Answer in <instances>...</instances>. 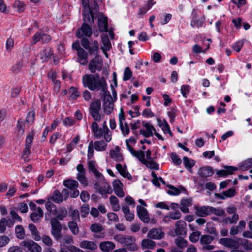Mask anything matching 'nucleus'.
Segmentation results:
<instances>
[{"mask_svg":"<svg viewBox=\"0 0 252 252\" xmlns=\"http://www.w3.org/2000/svg\"><path fill=\"white\" fill-rule=\"evenodd\" d=\"M40 40H42V32H37L33 36L31 44H35Z\"/></svg>","mask_w":252,"mask_h":252,"instance_id":"nucleus-63","label":"nucleus"},{"mask_svg":"<svg viewBox=\"0 0 252 252\" xmlns=\"http://www.w3.org/2000/svg\"><path fill=\"white\" fill-rule=\"evenodd\" d=\"M68 93L70 94V97L73 99H76L80 95V93L77 91V89L73 87H71L69 89Z\"/></svg>","mask_w":252,"mask_h":252,"instance_id":"nucleus-55","label":"nucleus"},{"mask_svg":"<svg viewBox=\"0 0 252 252\" xmlns=\"http://www.w3.org/2000/svg\"><path fill=\"white\" fill-rule=\"evenodd\" d=\"M76 169L78 171L77 174V179L83 185L86 186L88 185V181L86 177V170L82 164H79L77 166Z\"/></svg>","mask_w":252,"mask_h":252,"instance_id":"nucleus-12","label":"nucleus"},{"mask_svg":"<svg viewBox=\"0 0 252 252\" xmlns=\"http://www.w3.org/2000/svg\"><path fill=\"white\" fill-rule=\"evenodd\" d=\"M51 230V233L55 240L59 241L62 237V226L58 220L56 218H53L50 221Z\"/></svg>","mask_w":252,"mask_h":252,"instance_id":"nucleus-6","label":"nucleus"},{"mask_svg":"<svg viewBox=\"0 0 252 252\" xmlns=\"http://www.w3.org/2000/svg\"><path fill=\"white\" fill-rule=\"evenodd\" d=\"M68 226L73 235H76L79 233V229L77 222L69 221L68 223Z\"/></svg>","mask_w":252,"mask_h":252,"instance_id":"nucleus-45","label":"nucleus"},{"mask_svg":"<svg viewBox=\"0 0 252 252\" xmlns=\"http://www.w3.org/2000/svg\"><path fill=\"white\" fill-rule=\"evenodd\" d=\"M108 142L105 139L104 140L95 141L94 144V147L96 151H104L106 150L107 146V143Z\"/></svg>","mask_w":252,"mask_h":252,"instance_id":"nucleus-38","label":"nucleus"},{"mask_svg":"<svg viewBox=\"0 0 252 252\" xmlns=\"http://www.w3.org/2000/svg\"><path fill=\"white\" fill-rule=\"evenodd\" d=\"M20 245L26 251H30L31 252H41L42 248L36 242L33 240H25L22 241Z\"/></svg>","mask_w":252,"mask_h":252,"instance_id":"nucleus-7","label":"nucleus"},{"mask_svg":"<svg viewBox=\"0 0 252 252\" xmlns=\"http://www.w3.org/2000/svg\"><path fill=\"white\" fill-rule=\"evenodd\" d=\"M115 239L120 243L126 246L130 250L135 251L138 249V247L135 243V238L134 237L130 236L117 235Z\"/></svg>","mask_w":252,"mask_h":252,"instance_id":"nucleus-4","label":"nucleus"},{"mask_svg":"<svg viewBox=\"0 0 252 252\" xmlns=\"http://www.w3.org/2000/svg\"><path fill=\"white\" fill-rule=\"evenodd\" d=\"M164 236V233L159 228H153L148 233L147 237L153 239H160Z\"/></svg>","mask_w":252,"mask_h":252,"instance_id":"nucleus-17","label":"nucleus"},{"mask_svg":"<svg viewBox=\"0 0 252 252\" xmlns=\"http://www.w3.org/2000/svg\"><path fill=\"white\" fill-rule=\"evenodd\" d=\"M120 148L117 146L114 150H111L110 152V157L117 162H121L123 160V157L120 153Z\"/></svg>","mask_w":252,"mask_h":252,"instance_id":"nucleus-28","label":"nucleus"},{"mask_svg":"<svg viewBox=\"0 0 252 252\" xmlns=\"http://www.w3.org/2000/svg\"><path fill=\"white\" fill-rule=\"evenodd\" d=\"M121 132L124 136L128 135L130 132L129 126L127 123L119 124Z\"/></svg>","mask_w":252,"mask_h":252,"instance_id":"nucleus-50","label":"nucleus"},{"mask_svg":"<svg viewBox=\"0 0 252 252\" xmlns=\"http://www.w3.org/2000/svg\"><path fill=\"white\" fill-rule=\"evenodd\" d=\"M92 34V29L88 23H83L81 27L76 31V36L78 38L83 39V38L90 37Z\"/></svg>","mask_w":252,"mask_h":252,"instance_id":"nucleus-9","label":"nucleus"},{"mask_svg":"<svg viewBox=\"0 0 252 252\" xmlns=\"http://www.w3.org/2000/svg\"><path fill=\"white\" fill-rule=\"evenodd\" d=\"M84 81L87 88L90 90H101L103 91L104 97L111 95L109 91L107 90V84L104 78L97 81H95L93 76H86Z\"/></svg>","mask_w":252,"mask_h":252,"instance_id":"nucleus-1","label":"nucleus"},{"mask_svg":"<svg viewBox=\"0 0 252 252\" xmlns=\"http://www.w3.org/2000/svg\"><path fill=\"white\" fill-rule=\"evenodd\" d=\"M10 214L11 217L12 218L13 220H14V221L10 220L11 225H13L14 224L15 221H17L19 222L22 221V220L21 217H20L19 215L14 210L10 211Z\"/></svg>","mask_w":252,"mask_h":252,"instance_id":"nucleus-53","label":"nucleus"},{"mask_svg":"<svg viewBox=\"0 0 252 252\" xmlns=\"http://www.w3.org/2000/svg\"><path fill=\"white\" fill-rule=\"evenodd\" d=\"M114 102H105L103 103V107L105 112L107 114H110L114 109Z\"/></svg>","mask_w":252,"mask_h":252,"instance_id":"nucleus-49","label":"nucleus"},{"mask_svg":"<svg viewBox=\"0 0 252 252\" xmlns=\"http://www.w3.org/2000/svg\"><path fill=\"white\" fill-rule=\"evenodd\" d=\"M212 209H213L212 207L197 205L195 206V213L198 216L205 217L211 213Z\"/></svg>","mask_w":252,"mask_h":252,"instance_id":"nucleus-16","label":"nucleus"},{"mask_svg":"<svg viewBox=\"0 0 252 252\" xmlns=\"http://www.w3.org/2000/svg\"><path fill=\"white\" fill-rule=\"evenodd\" d=\"M97 121H94L91 125V129L94 137L97 139H100L102 137L107 142H110L112 140V132L107 126H104V128H99Z\"/></svg>","mask_w":252,"mask_h":252,"instance_id":"nucleus-2","label":"nucleus"},{"mask_svg":"<svg viewBox=\"0 0 252 252\" xmlns=\"http://www.w3.org/2000/svg\"><path fill=\"white\" fill-rule=\"evenodd\" d=\"M17 135L21 136L25 131V122L24 120L19 119L17 121Z\"/></svg>","mask_w":252,"mask_h":252,"instance_id":"nucleus-42","label":"nucleus"},{"mask_svg":"<svg viewBox=\"0 0 252 252\" xmlns=\"http://www.w3.org/2000/svg\"><path fill=\"white\" fill-rule=\"evenodd\" d=\"M34 135V133L33 131H32L29 133L26 137L25 146H28L30 147H31L33 142Z\"/></svg>","mask_w":252,"mask_h":252,"instance_id":"nucleus-61","label":"nucleus"},{"mask_svg":"<svg viewBox=\"0 0 252 252\" xmlns=\"http://www.w3.org/2000/svg\"><path fill=\"white\" fill-rule=\"evenodd\" d=\"M101 41L102 43L101 49L104 53L106 57H108V54L106 52L109 51L111 47V43L108 35L106 34H102L101 35Z\"/></svg>","mask_w":252,"mask_h":252,"instance_id":"nucleus-23","label":"nucleus"},{"mask_svg":"<svg viewBox=\"0 0 252 252\" xmlns=\"http://www.w3.org/2000/svg\"><path fill=\"white\" fill-rule=\"evenodd\" d=\"M103 229L102 226L98 223H94L91 225L90 230L94 233H98L102 231Z\"/></svg>","mask_w":252,"mask_h":252,"instance_id":"nucleus-60","label":"nucleus"},{"mask_svg":"<svg viewBox=\"0 0 252 252\" xmlns=\"http://www.w3.org/2000/svg\"><path fill=\"white\" fill-rule=\"evenodd\" d=\"M110 202L113 211H118L120 209V206L119 204V200L115 196L112 195L110 197Z\"/></svg>","mask_w":252,"mask_h":252,"instance_id":"nucleus-43","label":"nucleus"},{"mask_svg":"<svg viewBox=\"0 0 252 252\" xmlns=\"http://www.w3.org/2000/svg\"><path fill=\"white\" fill-rule=\"evenodd\" d=\"M71 216L72 218V220L70 221H73V222H80V216H79V213L78 210L75 209L73 210L71 213Z\"/></svg>","mask_w":252,"mask_h":252,"instance_id":"nucleus-62","label":"nucleus"},{"mask_svg":"<svg viewBox=\"0 0 252 252\" xmlns=\"http://www.w3.org/2000/svg\"><path fill=\"white\" fill-rule=\"evenodd\" d=\"M116 168L118 171L119 173L124 178H126L128 180L132 179V176L127 171L126 166L124 167L120 163L116 164Z\"/></svg>","mask_w":252,"mask_h":252,"instance_id":"nucleus-34","label":"nucleus"},{"mask_svg":"<svg viewBox=\"0 0 252 252\" xmlns=\"http://www.w3.org/2000/svg\"><path fill=\"white\" fill-rule=\"evenodd\" d=\"M186 222L182 220H178L175 223V233L177 235H186Z\"/></svg>","mask_w":252,"mask_h":252,"instance_id":"nucleus-20","label":"nucleus"},{"mask_svg":"<svg viewBox=\"0 0 252 252\" xmlns=\"http://www.w3.org/2000/svg\"><path fill=\"white\" fill-rule=\"evenodd\" d=\"M55 214L57 220H62L66 216L67 212L66 209L61 208L59 210V212Z\"/></svg>","mask_w":252,"mask_h":252,"instance_id":"nucleus-54","label":"nucleus"},{"mask_svg":"<svg viewBox=\"0 0 252 252\" xmlns=\"http://www.w3.org/2000/svg\"><path fill=\"white\" fill-rule=\"evenodd\" d=\"M170 188L171 189V190L168 191V193L173 195H177L180 194L181 190H185V188L183 187H180L181 190H180L179 189L175 188L172 186H170Z\"/></svg>","mask_w":252,"mask_h":252,"instance_id":"nucleus-51","label":"nucleus"},{"mask_svg":"<svg viewBox=\"0 0 252 252\" xmlns=\"http://www.w3.org/2000/svg\"><path fill=\"white\" fill-rule=\"evenodd\" d=\"M252 167V159L250 158L244 161L240 166L242 170L245 171Z\"/></svg>","mask_w":252,"mask_h":252,"instance_id":"nucleus-48","label":"nucleus"},{"mask_svg":"<svg viewBox=\"0 0 252 252\" xmlns=\"http://www.w3.org/2000/svg\"><path fill=\"white\" fill-rule=\"evenodd\" d=\"M77 61L80 64L83 65H86L88 63V53H87L84 49H80L77 52Z\"/></svg>","mask_w":252,"mask_h":252,"instance_id":"nucleus-25","label":"nucleus"},{"mask_svg":"<svg viewBox=\"0 0 252 252\" xmlns=\"http://www.w3.org/2000/svg\"><path fill=\"white\" fill-rule=\"evenodd\" d=\"M79 246L82 249H87L92 252L95 251L98 248L97 245L95 242L88 240L81 241Z\"/></svg>","mask_w":252,"mask_h":252,"instance_id":"nucleus-18","label":"nucleus"},{"mask_svg":"<svg viewBox=\"0 0 252 252\" xmlns=\"http://www.w3.org/2000/svg\"><path fill=\"white\" fill-rule=\"evenodd\" d=\"M200 235V232L198 231L193 232L189 236V239L191 242L196 243L199 239Z\"/></svg>","mask_w":252,"mask_h":252,"instance_id":"nucleus-59","label":"nucleus"},{"mask_svg":"<svg viewBox=\"0 0 252 252\" xmlns=\"http://www.w3.org/2000/svg\"><path fill=\"white\" fill-rule=\"evenodd\" d=\"M116 168L118 171L119 173L124 178H126L128 180L132 179V176L127 171L126 166L124 167L120 163L116 164Z\"/></svg>","mask_w":252,"mask_h":252,"instance_id":"nucleus-33","label":"nucleus"},{"mask_svg":"<svg viewBox=\"0 0 252 252\" xmlns=\"http://www.w3.org/2000/svg\"><path fill=\"white\" fill-rule=\"evenodd\" d=\"M214 173V170L210 166L201 167L198 171V175L203 178L211 177Z\"/></svg>","mask_w":252,"mask_h":252,"instance_id":"nucleus-19","label":"nucleus"},{"mask_svg":"<svg viewBox=\"0 0 252 252\" xmlns=\"http://www.w3.org/2000/svg\"><path fill=\"white\" fill-rule=\"evenodd\" d=\"M136 208L137 215L139 219L143 222L145 223H148L150 219L147 210L139 205L137 206Z\"/></svg>","mask_w":252,"mask_h":252,"instance_id":"nucleus-14","label":"nucleus"},{"mask_svg":"<svg viewBox=\"0 0 252 252\" xmlns=\"http://www.w3.org/2000/svg\"><path fill=\"white\" fill-rule=\"evenodd\" d=\"M15 232L16 236L19 239H24L25 237V230L23 226L18 225L15 226Z\"/></svg>","mask_w":252,"mask_h":252,"instance_id":"nucleus-41","label":"nucleus"},{"mask_svg":"<svg viewBox=\"0 0 252 252\" xmlns=\"http://www.w3.org/2000/svg\"><path fill=\"white\" fill-rule=\"evenodd\" d=\"M122 210L124 213L126 219L129 221H132L134 219V214L130 211L129 207L126 205H123Z\"/></svg>","mask_w":252,"mask_h":252,"instance_id":"nucleus-31","label":"nucleus"},{"mask_svg":"<svg viewBox=\"0 0 252 252\" xmlns=\"http://www.w3.org/2000/svg\"><path fill=\"white\" fill-rule=\"evenodd\" d=\"M50 199L51 201L56 203H61L64 200L63 198V195L58 190H55L53 192V194L50 197Z\"/></svg>","mask_w":252,"mask_h":252,"instance_id":"nucleus-37","label":"nucleus"},{"mask_svg":"<svg viewBox=\"0 0 252 252\" xmlns=\"http://www.w3.org/2000/svg\"><path fill=\"white\" fill-rule=\"evenodd\" d=\"M236 191L235 188L229 189L227 191L223 192L222 194L216 193L215 196L218 199L224 200L227 198H231L235 196Z\"/></svg>","mask_w":252,"mask_h":252,"instance_id":"nucleus-21","label":"nucleus"},{"mask_svg":"<svg viewBox=\"0 0 252 252\" xmlns=\"http://www.w3.org/2000/svg\"><path fill=\"white\" fill-rule=\"evenodd\" d=\"M8 225V221L5 218H2L0 220V232L3 233L6 230V226Z\"/></svg>","mask_w":252,"mask_h":252,"instance_id":"nucleus-64","label":"nucleus"},{"mask_svg":"<svg viewBox=\"0 0 252 252\" xmlns=\"http://www.w3.org/2000/svg\"><path fill=\"white\" fill-rule=\"evenodd\" d=\"M94 189L102 195L111 194L112 192L111 186L106 182L103 183V186L96 183L94 184Z\"/></svg>","mask_w":252,"mask_h":252,"instance_id":"nucleus-13","label":"nucleus"},{"mask_svg":"<svg viewBox=\"0 0 252 252\" xmlns=\"http://www.w3.org/2000/svg\"><path fill=\"white\" fill-rule=\"evenodd\" d=\"M183 159L185 167L187 169H191L195 165L194 161L193 160H190L187 157H184Z\"/></svg>","mask_w":252,"mask_h":252,"instance_id":"nucleus-52","label":"nucleus"},{"mask_svg":"<svg viewBox=\"0 0 252 252\" xmlns=\"http://www.w3.org/2000/svg\"><path fill=\"white\" fill-rule=\"evenodd\" d=\"M102 66V60L99 59L97 56H95V58L90 61L88 68L91 73H94L96 71H101Z\"/></svg>","mask_w":252,"mask_h":252,"instance_id":"nucleus-11","label":"nucleus"},{"mask_svg":"<svg viewBox=\"0 0 252 252\" xmlns=\"http://www.w3.org/2000/svg\"><path fill=\"white\" fill-rule=\"evenodd\" d=\"M23 66V62L18 61L17 63L12 67L11 70L13 73L17 74L21 70Z\"/></svg>","mask_w":252,"mask_h":252,"instance_id":"nucleus-58","label":"nucleus"},{"mask_svg":"<svg viewBox=\"0 0 252 252\" xmlns=\"http://www.w3.org/2000/svg\"><path fill=\"white\" fill-rule=\"evenodd\" d=\"M239 240L240 239H235L231 238H223L219 240V243L233 251L238 248Z\"/></svg>","mask_w":252,"mask_h":252,"instance_id":"nucleus-10","label":"nucleus"},{"mask_svg":"<svg viewBox=\"0 0 252 252\" xmlns=\"http://www.w3.org/2000/svg\"><path fill=\"white\" fill-rule=\"evenodd\" d=\"M181 217V213L179 211L175 212H170L169 213L168 215L165 216L163 218V220L167 222L169 219L178 220Z\"/></svg>","mask_w":252,"mask_h":252,"instance_id":"nucleus-39","label":"nucleus"},{"mask_svg":"<svg viewBox=\"0 0 252 252\" xmlns=\"http://www.w3.org/2000/svg\"><path fill=\"white\" fill-rule=\"evenodd\" d=\"M133 156L136 157L138 160L141 161L142 163H144L145 162L146 159H145V153L143 151H136L135 154L133 153L132 155Z\"/></svg>","mask_w":252,"mask_h":252,"instance_id":"nucleus-57","label":"nucleus"},{"mask_svg":"<svg viewBox=\"0 0 252 252\" xmlns=\"http://www.w3.org/2000/svg\"><path fill=\"white\" fill-rule=\"evenodd\" d=\"M81 44L84 49L88 50L89 54L97 56L99 44L97 40L90 41L88 38H83L81 40Z\"/></svg>","mask_w":252,"mask_h":252,"instance_id":"nucleus-3","label":"nucleus"},{"mask_svg":"<svg viewBox=\"0 0 252 252\" xmlns=\"http://www.w3.org/2000/svg\"><path fill=\"white\" fill-rule=\"evenodd\" d=\"M52 55L53 50L50 48L46 47L40 53V59L43 62H46L51 58Z\"/></svg>","mask_w":252,"mask_h":252,"instance_id":"nucleus-36","label":"nucleus"},{"mask_svg":"<svg viewBox=\"0 0 252 252\" xmlns=\"http://www.w3.org/2000/svg\"><path fill=\"white\" fill-rule=\"evenodd\" d=\"M98 26L100 32H107L108 30L107 18L103 16L99 17L98 20Z\"/></svg>","mask_w":252,"mask_h":252,"instance_id":"nucleus-29","label":"nucleus"},{"mask_svg":"<svg viewBox=\"0 0 252 252\" xmlns=\"http://www.w3.org/2000/svg\"><path fill=\"white\" fill-rule=\"evenodd\" d=\"M175 243L177 247L184 250L188 246V241L182 237H178L175 239Z\"/></svg>","mask_w":252,"mask_h":252,"instance_id":"nucleus-44","label":"nucleus"},{"mask_svg":"<svg viewBox=\"0 0 252 252\" xmlns=\"http://www.w3.org/2000/svg\"><path fill=\"white\" fill-rule=\"evenodd\" d=\"M113 189L115 193L119 197H123L125 194L123 191V184L119 180H115L113 182Z\"/></svg>","mask_w":252,"mask_h":252,"instance_id":"nucleus-22","label":"nucleus"},{"mask_svg":"<svg viewBox=\"0 0 252 252\" xmlns=\"http://www.w3.org/2000/svg\"><path fill=\"white\" fill-rule=\"evenodd\" d=\"M101 108V101L99 99H96L90 104L89 113L95 121L100 122L101 120V115L100 113Z\"/></svg>","mask_w":252,"mask_h":252,"instance_id":"nucleus-5","label":"nucleus"},{"mask_svg":"<svg viewBox=\"0 0 252 252\" xmlns=\"http://www.w3.org/2000/svg\"><path fill=\"white\" fill-rule=\"evenodd\" d=\"M156 246V243L149 239H145L142 241L141 247L143 249H152Z\"/></svg>","mask_w":252,"mask_h":252,"instance_id":"nucleus-40","label":"nucleus"},{"mask_svg":"<svg viewBox=\"0 0 252 252\" xmlns=\"http://www.w3.org/2000/svg\"><path fill=\"white\" fill-rule=\"evenodd\" d=\"M237 170V168L233 166H226L225 169L219 170L216 171V174L219 177H226L229 175H231L235 171Z\"/></svg>","mask_w":252,"mask_h":252,"instance_id":"nucleus-24","label":"nucleus"},{"mask_svg":"<svg viewBox=\"0 0 252 252\" xmlns=\"http://www.w3.org/2000/svg\"><path fill=\"white\" fill-rule=\"evenodd\" d=\"M100 250L104 252H109L115 247V244L111 241H104L100 243Z\"/></svg>","mask_w":252,"mask_h":252,"instance_id":"nucleus-30","label":"nucleus"},{"mask_svg":"<svg viewBox=\"0 0 252 252\" xmlns=\"http://www.w3.org/2000/svg\"><path fill=\"white\" fill-rule=\"evenodd\" d=\"M43 216V211L42 209L40 207H38L37 209H35V211H34V212L30 215V218L33 222L36 223L40 220Z\"/></svg>","mask_w":252,"mask_h":252,"instance_id":"nucleus-26","label":"nucleus"},{"mask_svg":"<svg viewBox=\"0 0 252 252\" xmlns=\"http://www.w3.org/2000/svg\"><path fill=\"white\" fill-rule=\"evenodd\" d=\"M63 185L71 190L70 197L76 198L79 194V191L77 189L78 187V183L77 181L72 179H66L63 182Z\"/></svg>","mask_w":252,"mask_h":252,"instance_id":"nucleus-8","label":"nucleus"},{"mask_svg":"<svg viewBox=\"0 0 252 252\" xmlns=\"http://www.w3.org/2000/svg\"><path fill=\"white\" fill-rule=\"evenodd\" d=\"M41 238L42 242L47 246L51 247L53 245V240L52 238L48 235H43Z\"/></svg>","mask_w":252,"mask_h":252,"instance_id":"nucleus-56","label":"nucleus"},{"mask_svg":"<svg viewBox=\"0 0 252 252\" xmlns=\"http://www.w3.org/2000/svg\"><path fill=\"white\" fill-rule=\"evenodd\" d=\"M143 164L151 169L155 170H158L159 169V164L152 161V160H146L145 162H144Z\"/></svg>","mask_w":252,"mask_h":252,"instance_id":"nucleus-47","label":"nucleus"},{"mask_svg":"<svg viewBox=\"0 0 252 252\" xmlns=\"http://www.w3.org/2000/svg\"><path fill=\"white\" fill-rule=\"evenodd\" d=\"M83 19L84 23H90L91 25L94 23V15L92 8L82 11Z\"/></svg>","mask_w":252,"mask_h":252,"instance_id":"nucleus-27","label":"nucleus"},{"mask_svg":"<svg viewBox=\"0 0 252 252\" xmlns=\"http://www.w3.org/2000/svg\"><path fill=\"white\" fill-rule=\"evenodd\" d=\"M28 228L34 240L36 241L41 240V238L39 235V232L34 224L32 223L29 224L28 225Z\"/></svg>","mask_w":252,"mask_h":252,"instance_id":"nucleus-35","label":"nucleus"},{"mask_svg":"<svg viewBox=\"0 0 252 252\" xmlns=\"http://www.w3.org/2000/svg\"><path fill=\"white\" fill-rule=\"evenodd\" d=\"M143 126L145 128V130L141 129L140 134L143 135L145 137H149L153 135V131H155V128L152 124L148 122H143Z\"/></svg>","mask_w":252,"mask_h":252,"instance_id":"nucleus-15","label":"nucleus"},{"mask_svg":"<svg viewBox=\"0 0 252 252\" xmlns=\"http://www.w3.org/2000/svg\"><path fill=\"white\" fill-rule=\"evenodd\" d=\"M88 164L89 171L92 172L95 175L96 178L101 179L103 178L102 174L96 169L95 161H89Z\"/></svg>","mask_w":252,"mask_h":252,"instance_id":"nucleus-32","label":"nucleus"},{"mask_svg":"<svg viewBox=\"0 0 252 252\" xmlns=\"http://www.w3.org/2000/svg\"><path fill=\"white\" fill-rule=\"evenodd\" d=\"M213 240V237L208 235H203L201 236L200 243L202 245L210 244Z\"/></svg>","mask_w":252,"mask_h":252,"instance_id":"nucleus-46","label":"nucleus"}]
</instances>
